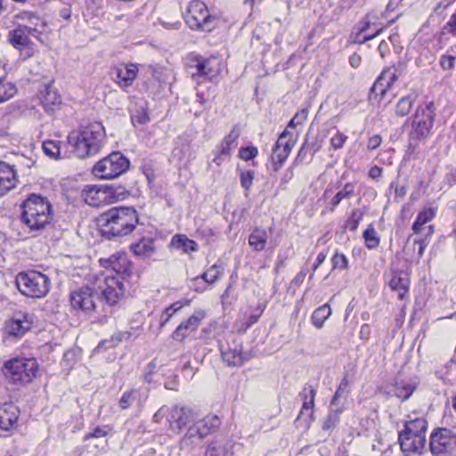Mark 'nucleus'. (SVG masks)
Masks as SVG:
<instances>
[{
  "label": "nucleus",
  "instance_id": "obj_1",
  "mask_svg": "<svg viewBox=\"0 0 456 456\" xmlns=\"http://www.w3.org/2000/svg\"><path fill=\"white\" fill-rule=\"evenodd\" d=\"M124 292L123 282L118 277L106 272H99L89 276L85 288L70 294V304L75 309L91 313L95 309L96 299L100 296L107 304L115 305L123 297Z\"/></svg>",
  "mask_w": 456,
  "mask_h": 456
},
{
  "label": "nucleus",
  "instance_id": "obj_2",
  "mask_svg": "<svg viewBox=\"0 0 456 456\" xmlns=\"http://www.w3.org/2000/svg\"><path fill=\"white\" fill-rule=\"evenodd\" d=\"M138 223L137 211L127 207L110 208L99 217L102 233L108 239L121 238L130 234Z\"/></svg>",
  "mask_w": 456,
  "mask_h": 456
},
{
  "label": "nucleus",
  "instance_id": "obj_3",
  "mask_svg": "<svg viewBox=\"0 0 456 456\" xmlns=\"http://www.w3.org/2000/svg\"><path fill=\"white\" fill-rule=\"evenodd\" d=\"M68 139L77 156L86 158L98 153L104 145L105 128L102 123H92L72 131Z\"/></svg>",
  "mask_w": 456,
  "mask_h": 456
},
{
  "label": "nucleus",
  "instance_id": "obj_4",
  "mask_svg": "<svg viewBox=\"0 0 456 456\" xmlns=\"http://www.w3.org/2000/svg\"><path fill=\"white\" fill-rule=\"evenodd\" d=\"M21 221L31 231H38L52 220V207L40 195L30 194L21 205Z\"/></svg>",
  "mask_w": 456,
  "mask_h": 456
},
{
  "label": "nucleus",
  "instance_id": "obj_5",
  "mask_svg": "<svg viewBox=\"0 0 456 456\" xmlns=\"http://www.w3.org/2000/svg\"><path fill=\"white\" fill-rule=\"evenodd\" d=\"M404 428V430L399 433L398 437L402 451L406 455L422 454L427 444V420L424 418H416L405 421Z\"/></svg>",
  "mask_w": 456,
  "mask_h": 456
},
{
  "label": "nucleus",
  "instance_id": "obj_6",
  "mask_svg": "<svg viewBox=\"0 0 456 456\" xmlns=\"http://www.w3.org/2000/svg\"><path fill=\"white\" fill-rule=\"evenodd\" d=\"M38 368L33 358L15 357L4 362L3 372L11 384L25 386L37 377Z\"/></svg>",
  "mask_w": 456,
  "mask_h": 456
},
{
  "label": "nucleus",
  "instance_id": "obj_7",
  "mask_svg": "<svg viewBox=\"0 0 456 456\" xmlns=\"http://www.w3.org/2000/svg\"><path fill=\"white\" fill-rule=\"evenodd\" d=\"M15 282L23 295L34 298L45 297L48 294L51 285L50 279L37 271L20 273L16 276Z\"/></svg>",
  "mask_w": 456,
  "mask_h": 456
},
{
  "label": "nucleus",
  "instance_id": "obj_8",
  "mask_svg": "<svg viewBox=\"0 0 456 456\" xmlns=\"http://www.w3.org/2000/svg\"><path fill=\"white\" fill-rule=\"evenodd\" d=\"M81 193L86 204L94 208L113 204L126 195L123 188L97 184L86 185Z\"/></svg>",
  "mask_w": 456,
  "mask_h": 456
},
{
  "label": "nucleus",
  "instance_id": "obj_9",
  "mask_svg": "<svg viewBox=\"0 0 456 456\" xmlns=\"http://www.w3.org/2000/svg\"><path fill=\"white\" fill-rule=\"evenodd\" d=\"M129 168V160L119 151H114L99 160L93 167V174L100 179H113Z\"/></svg>",
  "mask_w": 456,
  "mask_h": 456
},
{
  "label": "nucleus",
  "instance_id": "obj_10",
  "mask_svg": "<svg viewBox=\"0 0 456 456\" xmlns=\"http://www.w3.org/2000/svg\"><path fill=\"white\" fill-rule=\"evenodd\" d=\"M191 411L179 405H163L154 414L155 422L161 423L166 419L169 428L175 433H180L191 421Z\"/></svg>",
  "mask_w": 456,
  "mask_h": 456
},
{
  "label": "nucleus",
  "instance_id": "obj_11",
  "mask_svg": "<svg viewBox=\"0 0 456 456\" xmlns=\"http://www.w3.org/2000/svg\"><path fill=\"white\" fill-rule=\"evenodd\" d=\"M184 20L192 29L209 30L212 17L203 2L194 0L190 3Z\"/></svg>",
  "mask_w": 456,
  "mask_h": 456
},
{
  "label": "nucleus",
  "instance_id": "obj_12",
  "mask_svg": "<svg viewBox=\"0 0 456 456\" xmlns=\"http://www.w3.org/2000/svg\"><path fill=\"white\" fill-rule=\"evenodd\" d=\"M433 102H429L425 107H418L412 122L411 134L417 139L426 138L433 126L434 111L432 110Z\"/></svg>",
  "mask_w": 456,
  "mask_h": 456
},
{
  "label": "nucleus",
  "instance_id": "obj_13",
  "mask_svg": "<svg viewBox=\"0 0 456 456\" xmlns=\"http://www.w3.org/2000/svg\"><path fill=\"white\" fill-rule=\"evenodd\" d=\"M455 444L456 436L450 429L437 428L430 436L429 449L433 455L439 456L451 452Z\"/></svg>",
  "mask_w": 456,
  "mask_h": 456
},
{
  "label": "nucleus",
  "instance_id": "obj_14",
  "mask_svg": "<svg viewBox=\"0 0 456 456\" xmlns=\"http://www.w3.org/2000/svg\"><path fill=\"white\" fill-rule=\"evenodd\" d=\"M386 28L384 23V17L381 12L373 11L365 15L359 25V33H366L369 30L371 32L365 35L362 42L369 41L375 37L379 36Z\"/></svg>",
  "mask_w": 456,
  "mask_h": 456
},
{
  "label": "nucleus",
  "instance_id": "obj_15",
  "mask_svg": "<svg viewBox=\"0 0 456 456\" xmlns=\"http://www.w3.org/2000/svg\"><path fill=\"white\" fill-rule=\"evenodd\" d=\"M295 141L290 134L285 130L281 133L272 152L274 171H277L289 157Z\"/></svg>",
  "mask_w": 456,
  "mask_h": 456
},
{
  "label": "nucleus",
  "instance_id": "obj_16",
  "mask_svg": "<svg viewBox=\"0 0 456 456\" xmlns=\"http://www.w3.org/2000/svg\"><path fill=\"white\" fill-rule=\"evenodd\" d=\"M206 313L202 309H196L191 316L184 319L175 330L172 337L176 341H183L191 334L196 332Z\"/></svg>",
  "mask_w": 456,
  "mask_h": 456
},
{
  "label": "nucleus",
  "instance_id": "obj_17",
  "mask_svg": "<svg viewBox=\"0 0 456 456\" xmlns=\"http://www.w3.org/2000/svg\"><path fill=\"white\" fill-rule=\"evenodd\" d=\"M35 317L28 313H17L6 324V330L11 336L21 337L29 330Z\"/></svg>",
  "mask_w": 456,
  "mask_h": 456
},
{
  "label": "nucleus",
  "instance_id": "obj_18",
  "mask_svg": "<svg viewBox=\"0 0 456 456\" xmlns=\"http://www.w3.org/2000/svg\"><path fill=\"white\" fill-rule=\"evenodd\" d=\"M38 98L46 111H53L61 103V97L52 85H42L38 90Z\"/></svg>",
  "mask_w": 456,
  "mask_h": 456
},
{
  "label": "nucleus",
  "instance_id": "obj_19",
  "mask_svg": "<svg viewBox=\"0 0 456 456\" xmlns=\"http://www.w3.org/2000/svg\"><path fill=\"white\" fill-rule=\"evenodd\" d=\"M19 408L12 403L0 406V429L9 431L15 427L19 419Z\"/></svg>",
  "mask_w": 456,
  "mask_h": 456
},
{
  "label": "nucleus",
  "instance_id": "obj_20",
  "mask_svg": "<svg viewBox=\"0 0 456 456\" xmlns=\"http://www.w3.org/2000/svg\"><path fill=\"white\" fill-rule=\"evenodd\" d=\"M116 77L114 81L122 88L130 86L138 74V68L135 64H120L115 69Z\"/></svg>",
  "mask_w": 456,
  "mask_h": 456
},
{
  "label": "nucleus",
  "instance_id": "obj_21",
  "mask_svg": "<svg viewBox=\"0 0 456 456\" xmlns=\"http://www.w3.org/2000/svg\"><path fill=\"white\" fill-rule=\"evenodd\" d=\"M100 264L104 268H110L115 273H126L130 269V262L124 252H118L108 258H101Z\"/></svg>",
  "mask_w": 456,
  "mask_h": 456
},
{
  "label": "nucleus",
  "instance_id": "obj_22",
  "mask_svg": "<svg viewBox=\"0 0 456 456\" xmlns=\"http://www.w3.org/2000/svg\"><path fill=\"white\" fill-rule=\"evenodd\" d=\"M17 182V174L14 167L0 161V196L14 188Z\"/></svg>",
  "mask_w": 456,
  "mask_h": 456
},
{
  "label": "nucleus",
  "instance_id": "obj_23",
  "mask_svg": "<svg viewBox=\"0 0 456 456\" xmlns=\"http://www.w3.org/2000/svg\"><path fill=\"white\" fill-rule=\"evenodd\" d=\"M397 78L398 75L395 68L384 70L372 86L371 92L383 96Z\"/></svg>",
  "mask_w": 456,
  "mask_h": 456
},
{
  "label": "nucleus",
  "instance_id": "obj_24",
  "mask_svg": "<svg viewBox=\"0 0 456 456\" xmlns=\"http://www.w3.org/2000/svg\"><path fill=\"white\" fill-rule=\"evenodd\" d=\"M410 278L403 271H392L389 287L398 294L399 299H403L409 291Z\"/></svg>",
  "mask_w": 456,
  "mask_h": 456
},
{
  "label": "nucleus",
  "instance_id": "obj_25",
  "mask_svg": "<svg viewBox=\"0 0 456 456\" xmlns=\"http://www.w3.org/2000/svg\"><path fill=\"white\" fill-rule=\"evenodd\" d=\"M248 354H244L240 345H235L233 348H222V359L228 366H240L249 359Z\"/></svg>",
  "mask_w": 456,
  "mask_h": 456
},
{
  "label": "nucleus",
  "instance_id": "obj_26",
  "mask_svg": "<svg viewBox=\"0 0 456 456\" xmlns=\"http://www.w3.org/2000/svg\"><path fill=\"white\" fill-rule=\"evenodd\" d=\"M436 216V210L434 208H425L419 212L417 218L412 225V230L415 234H419L421 232H426L425 236H430L434 230L432 225H428L427 228L424 225L430 222Z\"/></svg>",
  "mask_w": 456,
  "mask_h": 456
},
{
  "label": "nucleus",
  "instance_id": "obj_27",
  "mask_svg": "<svg viewBox=\"0 0 456 456\" xmlns=\"http://www.w3.org/2000/svg\"><path fill=\"white\" fill-rule=\"evenodd\" d=\"M196 69L197 75L205 77L208 79L216 77L221 71L220 62L216 58H209L198 62Z\"/></svg>",
  "mask_w": 456,
  "mask_h": 456
},
{
  "label": "nucleus",
  "instance_id": "obj_28",
  "mask_svg": "<svg viewBox=\"0 0 456 456\" xmlns=\"http://www.w3.org/2000/svg\"><path fill=\"white\" fill-rule=\"evenodd\" d=\"M134 254L142 258H149L155 252V241L151 238H142L137 243L131 245Z\"/></svg>",
  "mask_w": 456,
  "mask_h": 456
},
{
  "label": "nucleus",
  "instance_id": "obj_29",
  "mask_svg": "<svg viewBox=\"0 0 456 456\" xmlns=\"http://www.w3.org/2000/svg\"><path fill=\"white\" fill-rule=\"evenodd\" d=\"M268 235L265 230L256 227L248 236L249 246L256 252L265 250Z\"/></svg>",
  "mask_w": 456,
  "mask_h": 456
},
{
  "label": "nucleus",
  "instance_id": "obj_30",
  "mask_svg": "<svg viewBox=\"0 0 456 456\" xmlns=\"http://www.w3.org/2000/svg\"><path fill=\"white\" fill-rule=\"evenodd\" d=\"M30 29L31 28L24 26L11 31L9 35L11 44L18 49L26 48L28 46L30 40L27 35V30Z\"/></svg>",
  "mask_w": 456,
  "mask_h": 456
},
{
  "label": "nucleus",
  "instance_id": "obj_31",
  "mask_svg": "<svg viewBox=\"0 0 456 456\" xmlns=\"http://www.w3.org/2000/svg\"><path fill=\"white\" fill-rule=\"evenodd\" d=\"M189 305V301H177L165 308L159 316V327H165L167 322L185 305Z\"/></svg>",
  "mask_w": 456,
  "mask_h": 456
},
{
  "label": "nucleus",
  "instance_id": "obj_32",
  "mask_svg": "<svg viewBox=\"0 0 456 456\" xmlns=\"http://www.w3.org/2000/svg\"><path fill=\"white\" fill-rule=\"evenodd\" d=\"M201 428V436L205 437L216 431L221 425V420L216 415H208L197 422Z\"/></svg>",
  "mask_w": 456,
  "mask_h": 456
},
{
  "label": "nucleus",
  "instance_id": "obj_33",
  "mask_svg": "<svg viewBox=\"0 0 456 456\" xmlns=\"http://www.w3.org/2000/svg\"><path fill=\"white\" fill-rule=\"evenodd\" d=\"M417 97L418 95L414 93H411L406 96L402 97L396 104V115L400 117H404L408 115L411 110L412 105L416 102Z\"/></svg>",
  "mask_w": 456,
  "mask_h": 456
},
{
  "label": "nucleus",
  "instance_id": "obj_34",
  "mask_svg": "<svg viewBox=\"0 0 456 456\" xmlns=\"http://www.w3.org/2000/svg\"><path fill=\"white\" fill-rule=\"evenodd\" d=\"M224 268L221 264H214L207 269L200 278L208 284L212 285L216 282L224 274Z\"/></svg>",
  "mask_w": 456,
  "mask_h": 456
},
{
  "label": "nucleus",
  "instance_id": "obj_35",
  "mask_svg": "<svg viewBox=\"0 0 456 456\" xmlns=\"http://www.w3.org/2000/svg\"><path fill=\"white\" fill-rule=\"evenodd\" d=\"M331 308L329 304H324L322 306L318 307L312 315V323L317 328L321 329L325 321L330 316Z\"/></svg>",
  "mask_w": 456,
  "mask_h": 456
},
{
  "label": "nucleus",
  "instance_id": "obj_36",
  "mask_svg": "<svg viewBox=\"0 0 456 456\" xmlns=\"http://www.w3.org/2000/svg\"><path fill=\"white\" fill-rule=\"evenodd\" d=\"M172 242L181 248L185 253L195 252L199 249L198 244L189 239L186 235L176 234L174 236Z\"/></svg>",
  "mask_w": 456,
  "mask_h": 456
},
{
  "label": "nucleus",
  "instance_id": "obj_37",
  "mask_svg": "<svg viewBox=\"0 0 456 456\" xmlns=\"http://www.w3.org/2000/svg\"><path fill=\"white\" fill-rule=\"evenodd\" d=\"M44 153L51 159H57L61 156V142L47 140L42 145Z\"/></svg>",
  "mask_w": 456,
  "mask_h": 456
},
{
  "label": "nucleus",
  "instance_id": "obj_38",
  "mask_svg": "<svg viewBox=\"0 0 456 456\" xmlns=\"http://www.w3.org/2000/svg\"><path fill=\"white\" fill-rule=\"evenodd\" d=\"M362 236L368 248H375L379 246L380 240L373 224H370L368 225Z\"/></svg>",
  "mask_w": 456,
  "mask_h": 456
},
{
  "label": "nucleus",
  "instance_id": "obj_39",
  "mask_svg": "<svg viewBox=\"0 0 456 456\" xmlns=\"http://www.w3.org/2000/svg\"><path fill=\"white\" fill-rule=\"evenodd\" d=\"M17 93L16 86L6 80L0 79V103L8 101Z\"/></svg>",
  "mask_w": 456,
  "mask_h": 456
},
{
  "label": "nucleus",
  "instance_id": "obj_40",
  "mask_svg": "<svg viewBox=\"0 0 456 456\" xmlns=\"http://www.w3.org/2000/svg\"><path fill=\"white\" fill-rule=\"evenodd\" d=\"M354 192V186L347 183L345 184L343 189L337 192L331 200L332 209L335 208L343 200L347 199Z\"/></svg>",
  "mask_w": 456,
  "mask_h": 456
},
{
  "label": "nucleus",
  "instance_id": "obj_41",
  "mask_svg": "<svg viewBox=\"0 0 456 456\" xmlns=\"http://www.w3.org/2000/svg\"><path fill=\"white\" fill-rule=\"evenodd\" d=\"M237 138L238 135L234 134L233 131L226 135L220 146L221 154L228 156L231 152V150L236 146Z\"/></svg>",
  "mask_w": 456,
  "mask_h": 456
},
{
  "label": "nucleus",
  "instance_id": "obj_42",
  "mask_svg": "<svg viewBox=\"0 0 456 456\" xmlns=\"http://www.w3.org/2000/svg\"><path fill=\"white\" fill-rule=\"evenodd\" d=\"M315 390L314 388H311L309 391L310 399L307 401V395H305V402L303 403L302 410L300 411L299 417L303 416L306 411H309V417L312 418L314 411V397H315Z\"/></svg>",
  "mask_w": 456,
  "mask_h": 456
},
{
  "label": "nucleus",
  "instance_id": "obj_43",
  "mask_svg": "<svg viewBox=\"0 0 456 456\" xmlns=\"http://www.w3.org/2000/svg\"><path fill=\"white\" fill-rule=\"evenodd\" d=\"M206 456H230L228 452L217 442H212L206 450Z\"/></svg>",
  "mask_w": 456,
  "mask_h": 456
},
{
  "label": "nucleus",
  "instance_id": "obj_44",
  "mask_svg": "<svg viewBox=\"0 0 456 456\" xmlns=\"http://www.w3.org/2000/svg\"><path fill=\"white\" fill-rule=\"evenodd\" d=\"M332 267L334 269L346 270L348 268V260L343 253L336 252L332 256Z\"/></svg>",
  "mask_w": 456,
  "mask_h": 456
},
{
  "label": "nucleus",
  "instance_id": "obj_45",
  "mask_svg": "<svg viewBox=\"0 0 456 456\" xmlns=\"http://www.w3.org/2000/svg\"><path fill=\"white\" fill-rule=\"evenodd\" d=\"M255 178V172L253 170L241 171L240 174V180L241 186L248 191L253 183Z\"/></svg>",
  "mask_w": 456,
  "mask_h": 456
},
{
  "label": "nucleus",
  "instance_id": "obj_46",
  "mask_svg": "<svg viewBox=\"0 0 456 456\" xmlns=\"http://www.w3.org/2000/svg\"><path fill=\"white\" fill-rule=\"evenodd\" d=\"M196 437L200 440L205 437L204 436H201V428L197 422L192 427L189 428L187 433L183 438V443H186L188 440H191Z\"/></svg>",
  "mask_w": 456,
  "mask_h": 456
},
{
  "label": "nucleus",
  "instance_id": "obj_47",
  "mask_svg": "<svg viewBox=\"0 0 456 456\" xmlns=\"http://www.w3.org/2000/svg\"><path fill=\"white\" fill-rule=\"evenodd\" d=\"M258 151L254 146H248L241 148L239 152V156L240 159L244 160H250L255 159L257 156Z\"/></svg>",
  "mask_w": 456,
  "mask_h": 456
},
{
  "label": "nucleus",
  "instance_id": "obj_48",
  "mask_svg": "<svg viewBox=\"0 0 456 456\" xmlns=\"http://www.w3.org/2000/svg\"><path fill=\"white\" fill-rule=\"evenodd\" d=\"M131 119L134 126L142 125L149 121V117L147 112L143 109H141L132 114Z\"/></svg>",
  "mask_w": 456,
  "mask_h": 456
},
{
  "label": "nucleus",
  "instance_id": "obj_49",
  "mask_svg": "<svg viewBox=\"0 0 456 456\" xmlns=\"http://www.w3.org/2000/svg\"><path fill=\"white\" fill-rule=\"evenodd\" d=\"M347 136L344 134L338 132L331 139L330 144L334 150L341 149L346 142Z\"/></svg>",
  "mask_w": 456,
  "mask_h": 456
},
{
  "label": "nucleus",
  "instance_id": "obj_50",
  "mask_svg": "<svg viewBox=\"0 0 456 456\" xmlns=\"http://www.w3.org/2000/svg\"><path fill=\"white\" fill-rule=\"evenodd\" d=\"M339 416L331 411H330L327 418L325 419L323 422L322 428L323 429H330L336 427L337 423L338 422Z\"/></svg>",
  "mask_w": 456,
  "mask_h": 456
},
{
  "label": "nucleus",
  "instance_id": "obj_51",
  "mask_svg": "<svg viewBox=\"0 0 456 456\" xmlns=\"http://www.w3.org/2000/svg\"><path fill=\"white\" fill-rule=\"evenodd\" d=\"M134 401V396L133 395V392L126 391L121 396V398L119 400V405L123 410H125V409L128 408Z\"/></svg>",
  "mask_w": 456,
  "mask_h": 456
},
{
  "label": "nucleus",
  "instance_id": "obj_52",
  "mask_svg": "<svg viewBox=\"0 0 456 456\" xmlns=\"http://www.w3.org/2000/svg\"><path fill=\"white\" fill-rule=\"evenodd\" d=\"M382 142V137L379 134H374L370 136L368 140L367 149L369 151L376 150L379 147Z\"/></svg>",
  "mask_w": 456,
  "mask_h": 456
},
{
  "label": "nucleus",
  "instance_id": "obj_53",
  "mask_svg": "<svg viewBox=\"0 0 456 456\" xmlns=\"http://www.w3.org/2000/svg\"><path fill=\"white\" fill-rule=\"evenodd\" d=\"M107 434L108 432L106 430L100 427H97L92 432H89L85 436V440H88L91 438L104 437L107 436Z\"/></svg>",
  "mask_w": 456,
  "mask_h": 456
},
{
  "label": "nucleus",
  "instance_id": "obj_54",
  "mask_svg": "<svg viewBox=\"0 0 456 456\" xmlns=\"http://www.w3.org/2000/svg\"><path fill=\"white\" fill-rule=\"evenodd\" d=\"M454 61L452 56H443L440 64L444 69H450L454 66Z\"/></svg>",
  "mask_w": 456,
  "mask_h": 456
},
{
  "label": "nucleus",
  "instance_id": "obj_55",
  "mask_svg": "<svg viewBox=\"0 0 456 456\" xmlns=\"http://www.w3.org/2000/svg\"><path fill=\"white\" fill-rule=\"evenodd\" d=\"M347 395V392L346 391V388L342 387V384L338 387L337 389L332 401L334 405L338 404V401H340V398L346 397Z\"/></svg>",
  "mask_w": 456,
  "mask_h": 456
},
{
  "label": "nucleus",
  "instance_id": "obj_56",
  "mask_svg": "<svg viewBox=\"0 0 456 456\" xmlns=\"http://www.w3.org/2000/svg\"><path fill=\"white\" fill-rule=\"evenodd\" d=\"M326 257H327V253H325V252H320L318 254L316 263L313 266V273L310 275V279H312L314 277V272L325 261Z\"/></svg>",
  "mask_w": 456,
  "mask_h": 456
},
{
  "label": "nucleus",
  "instance_id": "obj_57",
  "mask_svg": "<svg viewBox=\"0 0 456 456\" xmlns=\"http://www.w3.org/2000/svg\"><path fill=\"white\" fill-rule=\"evenodd\" d=\"M381 175H382V168L378 166H374V167H370V169L369 171V176L372 179H377V178L380 177Z\"/></svg>",
  "mask_w": 456,
  "mask_h": 456
},
{
  "label": "nucleus",
  "instance_id": "obj_58",
  "mask_svg": "<svg viewBox=\"0 0 456 456\" xmlns=\"http://www.w3.org/2000/svg\"><path fill=\"white\" fill-rule=\"evenodd\" d=\"M17 18L20 20H28L29 21H33L34 20H39L38 17H37L33 13L28 12H20L19 14H17Z\"/></svg>",
  "mask_w": 456,
  "mask_h": 456
},
{
  "label": "nucleus",
  "instance_id": "obj_59",
  "mask_svg": "<svg viewBox=\"0 0 456 456\" xmlns=\"http://www.w3.org/2000/svg\"><path fill=\"white\" fill-rule=\"evenodd\" d=\"M294 118L297 119V124H302L307 118V111L305 109H302L296 113Z\"/></svg>",
  "mask_w": 456,
  "mask_h": 456
},
{
  "label": "nucleus",
  "instance_id": "obj_60",
  "mask_svg": "<svg viewBox=\"0 0 456 456\" xmlns=\"http://www.w3.org/2000/svg\"><path fill=\"white\" fill-rule=\"evenodd\" d=\"M413 392V389L411 388V386H407V387H403V392H398L396 394V395L399 397V398H402L403 400L407 399L410 397V395L412 394Z\"/></svg>",
  "mask_w": 456,
  "mask_h": 456
},
{
  "label": "nucleus",
  "instance_id": "obj_61",
  "mask_svg": "<svg viewBox=\"0 0 456 456\" xmlns=\"http://www.w3.org/2000/svg\"><path fill=\"white\" fill-rule=\"evenodd\" d=\"M344 403H340V401H338V404L334 405L333 402H331L330 411L339 416V414L344 411Z\"/></svg>",
  "mask_w": 456,
  "mask_h": 456
},
{
  "label": "nucleus",
  "instance_id": "obj_62",
  "mask_svg": "<svg viewBox=\"0 0 456 456\" xmlns=\"http://www.w3.org/2000/svg\"><path fill=\"white\" fill-rule=\"evenodd\" d=\"M447 26L450 28V32L456 34V12L451 16Z\"/></svg>",
  "mask_w": 456,
  "mask_h": 456
},
{
  "label": "nucleus",
  "instance_id": "obj_63",
  "mask_svg": "<svg viewBox=\"0 0 456 456\" xmlns=\"http://www.w3.org/2000/svg\"><path fill=\"white\" fill-rule=\"evenodd\" d=\"M354 213L352 215V217L347 221V227L351 231H355L359 225V221L354 218Z\"/></svg>",
  "mask_w": 456,
  "mask_h": 456
},
{
  "label": "nucleus",
  "instance_id": "obj_64",
  "mask_svg": "<svg viewBox=\"0 0 456 456\" xmlns=\"http://www.w3.org/2000/svg\"><path fill=\"white\" fill-rule=\"evenodd\" d=\"M349 62L353 68L359 67L361 63V56L356 53L353 54L349 59Z\"/></svg>",
  "mask_w": 456,
  "mask_h": 456
}]
</instances>
